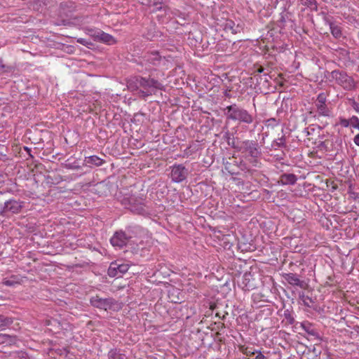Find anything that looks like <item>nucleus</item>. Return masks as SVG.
Segmentation results:
<instances>
[{
    "instance_id": "nucleus-1",
    "label": "nucleus",
    "mask_w": 359,
    "mask_h": 359,
    "mask_svg": "<svg viewBox=\"0 0 359 359\" xmlns=\"http://www.w3.org/2000/svg\"><path fill=\"white\" fill-rule=\"evenodd\" d=\"M128 88L131 91L137 90L138 96L145 99L155 94L158 90H163L164 86L156 79L138 76L128 81Z\"/></svg>"
},
{
    "instance_id": "nucleus-2",
    "label": "nucleus",
    "mask_w": 359,
    "mask_h": 359,
    "mask_svg": "<svg viewBox=\"0 0 359 359\" xmlns=\"http://www.w3.org/2000/svg\"><path fill=\"white\" fill-rule=\"evenodd\" d=\"M121 203L130 212L144 215L146 211V198L141 194H126L121 199Z\"/></svg>"
},
{
    "instance_id": "nucleus-3",
    "label": "nucleus",
    "mask_w": 359,
    "mask_h": 359,
    "mask_svg": "<svg viewBox=\"0 0 359 359\" xmlns=\"http://www.w3.org/2000/svg\"><path fill=\"white\" fill-rule=\"evenodd\" d=\"M224 114L227 119L238 121L247 125L254 122L255 116L243 107L233 104L224 109Z\"/></svg>"
},
{
    "instance_id": "nucleus-4",
    "label": "nucleus",
    "mask_w": 359,
    "mask_h": 359,
    "mask_svg": "<svg viewBox=\"0 0 359 359\" xmlns=\"http://www.w3.org/2000/svg\"><path fill=\"white\" fill-rule=\"evenodd\" d=\"M246 157L250 158L252 163L257 161L262 155V150L257 141L245 140L241 142L239 147H234Z\"/></svg>"
},
{
    "instance_id": "nucleus-5",
    "label": "nucleus",
    "mask_w": 359,
    "mask_h": 359,
    "mask_svg": "<svg viewBox=\"0 0 359 359\" xmlns=\"http://www.w3.org/2000/svg\"><path fill=\"white\" fill-rule=\"evenodd\" d=\"M25 202L19 199L10 198L6 201L0 208V215L10 217L11 215L19 214L24 208Z\"/></svg>"
},
{
    "instance_id": "nucleus-6",
    "label": "nucleus",
    "mask_w": 359,
    "mask_h": 359,
    "mask_svg": "<svg viewBox=\"0 0 359 359\" xmlns=\"http://www.w3.org/2000/svg\"><path fill=\"white\" fill-rule=\"evenodd\" d=\"M90 303L92 306L104 311H115L118 306V302L114 298H102L97 294L90 297Z\"/></svg>"
},
{
    "instance_id": "nucleus-7",
    "label": "nucleus",
    "mask_w": 359,
    "mask_h": 359,
    "mask_svg": "<svg viewBox=\"0 0 359 359\" xmlns=\"http://www.w3.org/2000/svg\"><path fill=\"white\" fill-rule=\"evenodd\" d=\"M133 238L130 229L126 231H118L114 233L110 239V243L114 247L122 248L126 246Z\"/></svg>"
},
{
    "instance_id": "nucleus-8",
    "label": "nucleus",
    "mask_w": 359,
    "mask_h": 359,
    "mask_svg": "<svg viewBox=\"0 0 359 359\" xmlns=\"http://www.w3.org/2000/svg\"><path fill=\"white\" fill-rule=\"evenodd\" d=\"M331 77L346 90H351L355 86L353 79L345 72L334 70L331 72Z\"/></svg>"
},
{
    "instance_id": "nucleus-9",
    "label": "nucleus",
    "mask_w": 359,
    "mask_h": 359,
    "mask_svg": "<svg viewBox=\"0 0 359 359\" xmlns=\"http://www.w3.org/2000/svg\"><path fill=\"white\" fill-rule=\"evenodd\" d=\"M170 178L172 182L180 183L189 175V170L182 164H175L171 168Z\"/></svg>"
},
{
    "instance_id": "nucleus-10",
    "label": "nucleus",
    "mask_w": 359,
    "mask_h": 359,
    "mask_svg": "<svg viewBox=\"0 0 359 359\" xmlns=\"http://www.w3.org/2000/svg\"><path fill=\"white\" fill-rule=\"evenodd\" d=\"M323 20L325 24L330 27V32L334 38L339 39L342 36V29L337 22L333 20V17L325 15Z\"/></svg>"
},
{
    "instance_id": "nucleus-11",
    "label": "nucleus",
    "mask_w": 359,
    "mask_h": 359,
    "mask_svg": "<svg viewBox=\"0 0 359 359\" xmlns=\"http://www.w3.org/2000/svg\"><path fill=\"white\" fill-rule=\"evenodd\" d=\"M282 278L288 284L292 286H297L302 289H305L307 286V283L299 278V276L294 273H283Z\"/></svg>"
},
{
    "instance_id": "nucleus-12",
    "label": "nucleus",
    "mask_w": 359,
    "mask_h": 359,
    "mask_svg": "<svg viewBox=\"0 0 359 359\" xmlns=\"http://www.w3.org/2000/svg\"><path fill=\"white\" fill-rule=\"evenodd\" d=\"M129 266L128 264H118L112 262L108 269V275L111 277H115L128 271Z\"/></svg>"
},
{
    "instance_id": "nucleus-13",
    "label": "nucleus",
    "mask_w": 359,
    "mask_h": 359,
    "mask_svg": "<svg viewBox=\"0 0 359 359\" xmlns=\"http://www.w3.org/2000/svg\"><path fill=\"white\" fill-rule=\"evenodd\" d=\"M144 60L154 66H158L161 61V57L158 52L147 53L144 56Z\"/></svg>"
},
{
    "instance_id": "nucleus-14",
    "label": "nucleus",
    "mask_w": 359,
    "mask_h": 359,
    "mask_svg": "<svg viewBox=\"0 0 359 359\" xmlns=\"http://www.w3.org/2000/svg\"><path fill=\"white\" fill-rule=\"evenodd\" d=\"M297 181V177L292 173H283L280 177V183L282 185H294Z\"/></svg>"
},
{
    "instance_id": "nucleus-15",
    "label": "nucleus",
    "mask_w": 359,
    "mask_h": 359,
    "mask_svg": "<svg viewBox=\"0 0 359 359\" xmlns=\"http://www.w3.org/2000/svg\"><path fill=\"white\" fill-rule=\"evenodd\" d=\"M315 107L316 108V114L314 115V117H330L332 116V111L327 107L326 104H315Z\"/></svg>"
},
{
    "instance_id": "nucleus-16",
    "label": "nucleus",
    "mask_w": 359,
    "mask_h": 359,
    "mask_svg": "<svg viewBox=\"0 0 359 359\" xmlns=\"http://www.w3.org/2000/svg\"><path fill=\"white\" fill-rule=\"evenodd\" d=\"M100 34L101 35L99 42H102L107 45H114L116 43V40L111 35L105 33L103 31Z\"/></svg>"
},
{
    "instance_id": "nucleus-17",
    "label": "nucleus",
    "mask_w": 359,
    "mask_h": 359,
    "mask_svg": "<svg viewBox=\"0 0 359 359\" xmlns=\"http://www.w3.org/2000/svg\"><path fill=\"white\" fill-rule=\"evenodd\" d=\"M301 327L308 334L316 337H318L317 331L311 323L308 322H304L302 323Z\"/></svg>"
},
{
    "instance_id": "nucleus-18",
    "label": "nucleus",
    "mask_w": 359,
    "mask_h": 359,
    "mask_svg": "<svg viewBox=\"0 0 359 359\" xmlns=\"http://www.w3.org/2000/svg\"><path fill=\"white\" fill-rule=\"evenodd\" d=\"M86 33L90 36L95 41L99 42L100 39V34H102V31L100 29L95 28H86Z\"/></svg>"
},
{
    "instance_id": "nucleus-19",
    "label": "nucleus",
    "mask_w": 359,
    "mask_h": 359,
    "mask_svg": "<svg viewBox=\"0 0 359 359\" xmlns=\"http://www.w3.org/2000/svg\"><path fill=\"white\" fill-rule=\"evenodd\" d=\"M271 147L275 150L278 149V148H285L287 145L285 135H283L281 137L273 140L271 144Z\"/></svg>"
},
{
    "instance_id": "nucleus-20",
    "label": "nucleus",
    "mask_w": 359,
    "mask_h": 359,
    "mask_svg": "<svg viewBox=\"0 0 359 359\" xmlns=\"http://www.w3.org/2000/svg\"><path fill=\"white\" fill-rule=\"evenodd\" d=\"M86 162L89 165H94L96 166L102 165L104 163V161L97 156H90L86 158Z\"/></svg>"
},
{
    "instance_id": "nucleus-21",
    "label": "nucleus",
    "mask_w": 359,
    "mask_h": 359,
    "mask_svg": "<svg viewBox=\"0 0 359 359\" xmlns=\"http://www.w3.org/2000/svg\"><path fill=\"white\" fill-rule=\"evenodd\" d=\"M224 29L227 32L230 31L232 34H236L239 32V27L236 25L233 21L226 20L224 24Z\"/></svg>"
},
{
    "instance_id": "nucleus-22",
    "label": "nucleus",
    "mask_w": 359,
    "mask_h": 359,
    "mask_svg": "<svg viewBox=\"0 0 359 359\" xmlns=\"http://www.w3.org/2000/svg\"><path fill=\"white\" fill-rule=\"evenodd\" d=\"M252 275L250 273H244L243 276V287L245 288L247 290H250L254 288V285L250 283V279H251Z\"/></svg>"
},
{
    "instance_id": "nucleus-23",
    "label": "nucleus",
    "mask_w": 359,
    "mask_h": 359,
    "mask_svg": "<svg viewBox=\"0 0 359 359\" xmlns=\"http://www.w3.org/2000/svg\"><path fill=\"white\" fill-rule=\"evenodd\" d=\"M2 283L8 287H13L20 283L19 278L16 276H12L9 279H3Z\"/></svg>"
},
{
    "instance_id": "nucleus-24",
    "label": "nucleus",
    "mask_w": 359,
    "mask_h": 359,
    "mask_svg": "<svg viewBox=\"0 0 359 359\" xmlns=\"http://www.w3.org/2000/svg\"><path fill=\"white\" fill-rule=\"evenodd\" d=\"M13 323L11 318L0 315V330H4L6 327L10 326Z\"/></svg>"
},
{
    "instance_id": "nucleus-25",
    "label": "nucleus",
    "mask_w": 359,
    "mask_h": 359,
    "mask_svg": "<svg viewBox=\"0 0 359 359\" xmlns=\"http://www.w3.org/2000/svg\"><path fill=\"white\" fill-rule=\"evenodd\" d=\"M301 4L307 8H310L311 11H317L318 10V4L316 0H299Z\"/></svg>"
},
{
    "instance_id": "nucleus-26",
    "label": "nucleus",
    "mask_w": 359,
    "mask_h": 359,
    "mask_svg": "<svg viewBox=\"0 0 359 359\" xmlns=\"http://www.w3.org/2000/svg\"><path fill=\"white\" fill-rule=\"evenodd\" d=\"M299 298L303 302L304 305L306 306L311 307V304L313 303V299L310 297L306 295L304 292H300L299 293Z\"/></svg>"
},
{
    "instance_id": "nucleus-27",
    "label": "nucleus",
    "mask_w": 359,
    "mask_h": 359,
    "mask_svg": "<svg viewBox=\"0 0 359 359\" xmlns=\"http://www.w3.org/2000/svg\"><path fill=\"white\" fill-rule=\"evenodd\" d=\"M108 355L109 359H128L126 355L119 353L116 350H111Z\"/></svg>"
},
{
    "instance_id": "nucleus-28",
    "label": "nucleus",
    "mask_w": 359,
    "mask_h": 359,
    "mask_svg": "<svg viewBox=\"0 0 359 359\" xmlns=\"http://www.w3.org/2000/svg\"><path fill=\"white\" fill-rule=\"evenodd\" d=\"M332 145L331 142L328 140H325V141H321L319 142L318 145V148L320 150H324L325 151L330 150V146Z\"/></svg>"
},
{
    "instance_id": "nucleus-29",
    "label": "nucleus",
    "mask_w": 359,
    "mask_h": 359,
    "mask_svg": "<svg viewBox=\"0 0 359 359\" xmlns=\"http://www.w3.org/2000/svg\"><path fill=\"white\" fill-rule=\"evenodd\" d=\"M281 122V120L280 118H270L265 121V124L268 127L273 128L278 125H279Z\"/></svg>"
},
{
    "instance_id": "nucleus-30",
    "label": "nucleus",
    "mask_w": 359,
    "mask_h": 359,
    "mask_svg": "<svg viewBox=\"0 0 359 359\" xmlns=\"http://www.w3.org/2000/svg\"><path fill=\"white\" fill-rule=\"evenodd\" d=\"M283 316L285 319L287 320V323L290 325H292L294 323V318L292 316V312L286 309L284 311Z\"/></svg>"
},
{
    "instance_id": "nucleus-31",
    "label": "nucleus",
    "mask_w": 359,
    "mask_h": 359,
    "mask_svg": "<svg viewBox=\"0 0 359 359\" xmlns=\"http://www.w3.org/2000/svg\"><path fill=\"white\" fill-rule=\"evenodd\" d=\"M13 341V337L8 334H0V344L11 343Z\"/></svg>"
},
{
    "instance_id": "nucleus-32",
    "label": "nucleus",
    "mask_w": 359,
    "mask_h": 359,
    "mask_svg": "<svg viewBox=\"0 0 359 359\" xmlns=\"http://www.w3.org/2000/svg\"><path fill=\"white\" fill-rule=\"evenodd\" d=\"M13 359H30L28 354L24 351L16 352L13 355Z\"/></svg>"
},
{
    "instance_id": "nucleus-33",
    "label": "nucleus",
    "mask_w": 359,
    "mask_h": 359,
    "mask_svg": "<svg viewBox=\"0 0 359 359\" xmlns=\"http://www.w3.org/2000/svg\"><path fill=\"white\" fill-rule=\"evenodd\" d=\"M350 126L359 130V118L356 116H353L349 118Z\"/></svg>"
},
{
    "instance_id": "nucleus-34",
    "label": "nucleus",
    "mask_w": 359,
    "mask_h": 359,
    "mask_svg": "<svg viewBox=\"0 0 359 359\" xmlns=\"http://www.w3.org/2000/svg\"><path fill=\"white\" fill-rule=\"evenodd\" d=\"M241 351L243 354H245L246 355H249V356L253 355L256 354V353H258V350L252 349V348H249V347L243 348H242Z\"/></svg>"
},
{
    "instance_id": "nucleus-35",
    "label": "nucleus",
    "mask_w": 359,
    "mask_h": 359,
    "mask_svg": "<svg viewBox=\"0 0 359 359\" xmlns=\"http://www.w3.org/2000/svg\"><path fill=\"white\" fill-rule=\"evenodd\" d=\"M326 104V96L324 93H320L315 102V104Z\"/></svg>"
},
{
    "instance_id": "nucleus-36",
    "label": "nucleus",
    "mask_w": 359,
    "mask_h": 359,
    "mask_svg": "<svg viewBox=\"0 0 359 359\" xmlns=\"http://www.w3.org/2000/svg\"><path fill=\"white\" fill-rule=\"evenodd\" d=\"M77 42L83 46L88 47V48H89L90 46H92V43L90 41H88L86 39H83V38L77 39Z\"/></svg>"
},
{
    "instance_id": "nucleus-37",
    "label": "nucleus",
    "mask_w": 359,
    "mask_h": 359,
    "mask_svg": "<svg viewBox=\"0 0 359 359\" xmlns=\"http://www.w3.org/2000/svg\"><path fill=\"white\" fill-rule=\"evenodd\" d=\"M339 124L342 126V127H344V128H348V126H350V121L349 119H346L345 118H343V117H340L339 118Z\"/></svg>"
},
{
    "instance_id": "nucleus-38",
    "label": "nucleus",
    "mask_w": 359,
    "mask_h": 359,
    "mask_svg": "<svg viewBox=\"0 0 359 359\" xmlns=\"http://www.w3.org/2000/svg\"><path fill=\"white\" fill-rule=\"evenodd\" d=\"M351 105L355 111L359 112V103L358 102H355V100H352Z\"/></svg>"
},
{
    "instance_id": "nucleus-39",
    "label": "nucleus",
    "mask_w": 359,
    "mask_h": 359,
    "mask_svg": "<svg viewBox=\"0 0 359 359\" xmlns=\"http://www.w3.org/2000/svg\"><path fill=\"white\" fill-rule=\"evenodd\" d=\"M314 131V128H306L304 130V133H306V136H309L310 135L312 134V133Z\"/></svg>"
},
{
    "instance_id": "nucleus-40",
    "label": "nucleus",
    "mask_w": 359,
    "mask_h": 359,
    "mask_svg": "<svg viewBox=\"0 0 359 359\" xmlns=\"http://www.w3.org/2000/svg\"><path fill=\"white\" fill-rule=\"evenodd\" d=\"M154 9H153V11H158V10H161L162 8L161 6V4L159 3H156L154 4Z\"/></svg>"
},
{
    "instance_id": "nucleus-41",
    "label": "nucleus",
    "mask_w": 359,
    "mask_h": 359,
    "mask_svg": "<svg viewBox=\"0 0 359 359\" xmlns=\"http://www.w3.org/2000/svg\"><path fill=\"white\" fill-rule=\"evenodd\" d=\"M353 142L357 146H359V133L354 137Z\"/></svg>"
},
{
    "instance_id": "nucleus-42",
    "label": "nucleus",
    "mask_w": 359,
    "mask_h": 359,
    "mask_svg": "<svg viewBox=\"0 0 359 359\" xmlns=\"http://www.w3.org/2000/svg\"><path fill=\"white\" fill-rule=\"evenodd\" d=\"M25 150L27 151V153L29 154V155L30 156H32V155H31V154H30V152H31V149H30L29 148H28V147H25Z\"/></svg>"
},
{
    "instance_id": "nucleus-43",
    "label": "nucleus",
    "mask_w": 359,
    "mask_h": 359,
    "mask_svg": "<svg viewBox=\"0 0 359 359\" xmlns=\"http://www.w3.org/2000/svg\"><path fill=\"white\" fill-rule=\"evenodd\" d=\"M36 1L39 4V5H41V4H46V0H36Z\"/></svg>"
},
{
    "instance_id": "nucleus-44",
    "label": "nucleus",
    "mask_w": 359,
    "mask_h": 359,
    "mask_svg": "<svg viewBox=\"0 0 359 359\" xmlns=\"http://www.w3.org/2000/svg\"><path fill=\"white\" fill-rule=\"evenodd\" d=\"M5 68V65L0 64V73L4 72V69Z\"/></svg>"
},
{
    "instance_id": "nucleus-45",
    "label": "nucleus",
    "mask_w": 359,
    "mask_h": 359,
    "mask_svg": "<svg viewBox=\"0 0 359 359\" xmlns=\"http://www.w3.org/2000/svg\"><path fill=\"white\" fill-rule=\"evenodd\" d=\"M264 71V68L262 67H259L257 69L259 73H262Z\"/></svg>"
},
{
    "instance_id": "nucleus-46",
    "label": "nucleus",
    "mask_w": 359,
    "mask_h": 359,
    "mask_svg": "<svg viewBox=\"0 0 359 359\" xmlns=\"http://www.w3.org/2000/svg\"><path fill=\"white\" fill-rule=\"evenodd\" d=\"M225 95L227 96V97L230 96L229 94L227 92L225 93Z\"/></svg>"
},
{
    "instance_id": "nucleus-47",
    "label": "nucleus",
    "mask_w": 359,
    "mask_h": 359,
    "mask_svg": "<svg viewBox=\"0 0 359 359\" xmlns=\"http://www.w3.org/2000/svg\"><path fill=\"white\" fill-rule=\"evenodd\" d=\"M262 135L264 137V136H267V134L266 133H264L262 134Z\"/></svg>"
}]
</instances>
